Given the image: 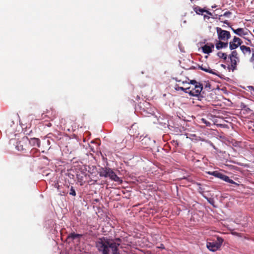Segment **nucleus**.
Segmentation results:
<instances>
[{"label": "nucleus", "instance_id": "nucleus-27", "mask_svg": "<svg viewBox=\"0 0 254 254\" xmlns=\"http://www.w3.org/2000/svg\"><path fill=\"white\" fill-rule=\"evenodd\" d=\"M243 108H244L247 111H251V109L249 107H248L246 105H244Z\"/></svg>", "mask_w": 254, "mask_h": 254}, {"label": "nucleus", "instance_id": "nucleus-13", "mask_svg": "<svg viewBox=\"0 0 254 254\" xmlns=\"http://www.w3.org/2000/svg\"><path fill=\"white\" fill-rule=\"evenodd\" d=\"M231 61V69L234 71L236 69L237 62H239V58L237 59H235L234 57L233 58H229Z\"/></svg>", "mask_w": 254, "mask_h": 254}, {"label": "nucleus", "instance_id": "nucleus-33", "mask_svg": "<svg viewBox=\"0 0 254 254\" xmlns=\"http://www.w3.org/2000/svg\"><path fill=\"white\" fill-rule=\"evenodd\" d=\"M216 7V6L215 5H213V6H212V8H215V7Z\"/></svg>", "mask_w": 254, "mask_h": 254}, {"label": "nucleus", "instance_id": "nucleus-32", "mask_svg": "<svg viewBox=\"0 0 254 254\" xmlns=\"http://www.w3.org/2000/svg\"><path fill=\"white\" fill-rule=\"evenodd\" d=\"M207 173L211 175L212 172H207Z\"/></svg>", "mask_w": 254, "mask_h": 254}, {"label": "nucleus", "instance_id": "nucleus-1", "mask_svg": "<svg viewBox=\"0 0 254 254\" xmlns=\"http://www.w3.org/2000/svg\"><path fill=\"white\" fill-rule=\"evenodd\" d=\"M121 242L120 238L112 240L102 237L96 242V247L102 254H109V249H111L112 254H120L119 247Z\"/></svg>", "mask_w": 254, "mask_h": 254}, {"label": "nucleus", "instance_id": "nucleus-3", "mask_svg": "<svg viewBox=\"0 0 254 254\" xmlns=\"http://www.w3.org/2000/svg\"><path fill=\"white\" fill-rule=\"evenodd\" d=\"M29 142V139L27 137H23L21 140L16 143V148L18 151L25 153L27 150H29L30 149Z\"/></svg>", "mask_w": 254, "mask_h": 254}, {"label": "nucleus", "instance_id": "nucleus-2", "mask_svg": "<svg viewBox=\"0 0 254 254\" xmlns=\"http://www.w3.org/2000/svg\"><path fill=\"white\" fill-rule=\"evenodd\" d=\"M186 84L190 85L188 88H189L188 94L191 96L198 97L203 89L202 84L195 80H183L182 85L185 86Z\"/></svg>", "mask_w": 254, "mask_h": 254}, {"label": "nucleus", "instance_id": "nucleus-23", "mask_svg": "<svg viewBox=\"0 0 254 254\" xmlns=\"http://www.w3.org/2000/svg\"><path fill=\"white\" fill-rule=\"evenodd\" d=\"M70 195L75 196L76 195V192L74 188L71 186L70 189V192H69Z\"/></svg>", "mask_w": 254, "mask_h": 254}, {"label": "nucleus", "instance_id": "nucleus-5", "mask_svg": "<svg viewBox=\"0 0 254 254\" xmlns=\"http://www.w3.org/2000/svg\"><path fill=\"white\" fill-rule=\"evenodd\" d=\"M219 243L208 242L207 243V248L211 251L215 252L220 247L223 240L221 238H218Z\"/></svg>", "mask_w": 254, "mask_h": 254}, {"label": "nucleus", "instance_id": "nucleus-6", "mask_svg": "<svg viewBox=\"0 0 254 254\" xmlns=\"http://www.w3.org/2000/svg\"><path fill=\"white\" fill-rule=\"evenodd\" d=\"M231 29L235 34L245 39L246 38L245 37V36L248 35L249 33H251L250 30L247 28H239L235 29L234 28L231 27Z\"/></svg>", "mask_w": 254, "mask_h": 254}, {"label": "nucleus", "instance_id": "nucleus-22", "mask_svg": "<svg viewBox=\"0 0 254 254\" xmlns=\"http://www.w3.org/2000/svg\"><path fill=\"white\" fill-rule=\"evenodd\" d=\"M233 58L234 57L235 59H237L239 58L238 56V53L236 51H233L231 52V54L229 55V58Z\"/></svg>", "mask_w": 254, "mask_h": 254}, {"label": "nucleus", "instance_id": "nucleus-12", "mask_svg": "<svg viewBox=\"0 0 254 254\" xmlns=\"http://www.w3.org/2000/svg\"><path fill=\"white\" fill-rule=\"evenodd\" d=\"M198 67L199 69L206 72L216 75V73L213 71L207 64H202L201 65H199Z\"/></svg>", "mask_w": 254, "mask_h": 254}, {"label": "nucleus", "instance_id": "nucleus-9", "mask_svg": "<svg viewBox=\"0 0 254 254\" xmlns=\"http://www.w3.org/2000/svg\"><path fill=\"white\" fill-rule=\"evenodd\" d=\"M214 48V45L212 43H207L202 47V50L204 53L209 54L212 52Z\"/></svg>", "mask_w": 254, "mask_h": 254}, {"label": "nucleus", "instance_id": "nucleus-10", "mask_svg": "<svg viewBox=\"0 0 254 254\" xmlns=\"http://www.w3.org/2000/svg\"><path fill=\"white\" fill-rule=\"evenodd\" d=\"M108 177L110 179L115 182H119L120 184L122 183V180L116 174V173L111 169L109 174H108Z\"/></svg>", "mask_w": 254, "mask_h": 254}, {"label": "nucleus", "instance_id": "nucleus-30", "mask_svg": "<svg viewBox=\"0 0 254 254\" xmlns=\"http://www.w3.org/2000/svg\"><path fill=\"white\" fill-rule=\"evenodd\" d=\"M197 106H198V107H200V108H201L202 109H204V106H201V105H200L199 104H197L196 105Z\"/></svg>", "mask_w": 254, "mask_h": 254}, {"label": "nucleus", "instance_id": "nucleus-28", "mask_svg": "<svg viewBox=\"0 0 254 254\" xmlns=\"http://www.w3.org/2000/svg\"><path fill=\"white\" fill-rule=\"evenodd\" d=\"M205 12H206L207 14L209 15H211L212 16V14L211 12H209V11L206 10V11H205Z\"/></svg>", "mask_w": 254, "mask_h": 254}, {"label": "nucleus", "instance_id": "nucleus-19", "mask_svg": "<svg viewBox=\"0 0 254 254\" xmlns=\"http://www.w3.org/2000/svg\"><path fill=\"white\" fill-rule=\"evenodd\" d=\"M193 10L197 14H201V13L204 12H205V11H206V9H205L204 8H202L198 6L194 7Z\"/></svg>", "mask_w": 254, "mask_h": 254}, {"label": "nucleus", "instance_id": "nucleus-35", "mask_svg": "<svg viewBox=\"0 0 254 254\" xmlns=\"http://www.w3.org/2000/svg\"><path fill=\"white\" fill-rule=\"evenodd\" d=\"M43 115H44V114H42V116H43ZM45 116H45V115H44V117H42V118H44V117H45Z\"/></svg>", "mask_w": 254, "mask_h": 254}, {"label": "nucleus", "instance_id": "nucleus-7", "mask_svg": "<svg viewBox=\"0 0 254 254\" xmlns=\"http://www.w3.org/2000/svg\"><path fill=\"white\" fill-rule=\"evenodd\" d=\"M243 43L242 40L235 36L232 41L229 43V48L231 50H233L237 48Z\"/></svg>", "mask_w": 254, "mask_h": 254}, {"label": "nucleus", "instance_id": "nucleus-29", "mask_svg": "<svg viewBox=\"0 0 254 254\" xmlns=\"http://www.w3.org/2000/svg\"><path fill=\"white\" fill-rule=\"evenodd\" d=\"M177 82H182V81L181 80H179L177 78H174Z\"/></svg>", "mask_w": 254, "mask_h": 254}, {"label": "nucleus", "instance_id": "nucleus-17", "mask_svg": "<svg viewBox=\"0 0 254 254\" xmlns=\"http://www.w3.org/2000/svg\"><path fill=\"white\" fill-rule=\"evenodd\" d=\"M232 14V12L229 11H226L223 14H221L220 15H219V20H221L222 21H223V18L222 17L223 16H226V17H230V16ZM223 22L225 24H228V20H224L223 21Z\"/></svg>", "mask_w": 254, "mask_h": 254}, {"label": "nucleus", "instance_id": "nucleus-11", "mask_svg": "<svg viewBox=\"0 0 254 254\" xmlns=\"http://www.w3.org/2000/svg\"><path fill=\"white\" fill-rule=\"evenodd\" d=\"M219 178L226 182L232 184H234L237 186H238L239 185L238 183L235 182L233 180L230 179L228 176L221 173H220V174Z\"/></svg>", "mask_w": 254, "mask_h": 254}, {"label": "nucleus", "instance_id": "nucleus-18", "mask_svg": "<svg viewBox=\"0 0 254 254\" xmlns=\"http://www.w3.org/2000/svg\"><path fill=\"white\" fill-rule=\"evenodd\" d=\"M174 88H175V90H176V91L181 90L186 93H188L189 89V88H188V86H187L186 87L180 86L179 84H175Z\"/></svg>", "mask_w": 254, "mask_h": 254}, {"label": "nucleus", "instance_id": "nucleus-4", "mask_svg": "<svg viewBox=\"0 0 254 254\" xmlns=\"http://www.w3.org/2000/svg\"><path fill=\"white\" fill-rule=\"evenodd\" d=\"M216 31L220 40L227 41L231 37L230 33L228 31L223 30L220 27H217Z\"/></svg>", "mask_w": 254, "mask_h": 254}, {"label": "nucleus", "instance_id": "nucleus-25", "mask_svg": "<svg viewBox=\"0 0 254 254\" xmlns=\"http://www.w3.org/2000/svg\"><path fill=\"white\" fill-rule=\"evenodd\" d=\"M220 172L215 171L212 172L211 175L215 176V177H217L219 178V175H220Z\"/></svg>", "mask_w": 254, "mask_h": 254}, {"label": "nucleus", "instance_id": "nucleus-20", "mask_svg": "<svg viewBox=\"0 0 254 254\" xmlns=\"http://www.w3.org/2000/svg\"><path fill=\"white\" fill-rule=\"evenodd\" d=\"M82 236V235L75 234V233H71L68 236V238H71L72 239H75L76 238H80Z\"/></svg>", "mask_w": 254, "mask_h": 254}, {"label": "nucleus", "instance_id": "nucleus-8", "mask_svg": "<svg viewBox=\"0 0 254 254\" xmlns=\"http://www.w3.org/2000/svg\"><path fill=\"white\" fill-rule=\"evenodd\" d=\"M111 170V168L109 167H104L99 168L98 170V173L100 177L105 178L108 177V174Z\"/></svg>", "mask_w": 254, "mask_h": 254}, {"label": "nucleus", "instance_id": "nucleus-16", "mask_svg": "<svg viewBox=\"0 0 254 254\" xmlns=\"http://www.w3.org/2000/svg\"><path fill=\"white\" fill-rule=\"evenodd\" d=\"M240 49L244 55L248 54L250 55L251 53V50L250 47H247L244 45L240 46Z\"/></svg>", "mask_w": 254, "mask_h": 254}, {"label": "nucleus", "instance_id": "nucleus-34", "mask_svg": "<svg viewBox=\"0 0 254 254\" xmlns=\"http://www.w3.org/2000/svg\"><path fill=\"white\" fill-rule=\"evenodd\" d=\"M204 17H207V16H206V15H204ZM207 18H208H208H209V16H208V17H207Z\"/></svg>", "mask_w": 254, "mask_h": 254}, {"label": "nucleus", "instance_id": "nucleus-15", "mask_svg": "<svg viewBox=\"0 0 254 254\" xmlns=\"http://www.w3.org/2000/svg\"><path fill=\"white\" fill-rule=\"evenodd\" d=\"M228 43L227 42H224L221 40H220L216 43V48L217 50H219L224 48L227 47Z\"/></svg>", "mask_w": 254, "mask_h": 254}, {"label": "nucleus", "instance_id": "nucleus-26", "mask_svg": "<svg viewBox=\"0 0 254 254\" xmlns=\"http://www.w3.org/2000/svg\"><path fill=\"white\" fill-rule=\"evenodd\" d=\"M201 120L202 123L205 124L206 126H209L210 125V123L204 118H202Z\"/></svg>", "mask_w": 254, "mask_h": 254}, {"label": "nucleus", "instance_id": "nucleus-21", "mask_svg": "<svg viewBox=\"0 0 254 254\" xmlns=\"http://www.w3.org/2000/svg\"><path fill=\"white\" fill-rule=\"evenodd\" d=\"M217 56L221 59L226 60L227 58V55L226 53L219 52L217 53Z\"/></svg>", "mask_w": 254, "mask_h": 254}, {"label": "nucleus", "instance_id": "nucleus-31", "mask_svg": "<svg viewBox=\"0 0 254 254\" xmlns=\"http://www.w3.org/2000/svg\"><path fill=\"white\" fill-rule=\"evenodd\" d=\"M47 126H48V127H51V126H52V124H51V123H49L47 125Z\"/></svg>", "mask_w": 254, "mask_h": 254}, {"label": "nucleus", "instance_id": "nucleus-14", "mask_svg": "<svg viewBox=\"0 0 254 254\" xmlns=\"http://www.w3.org/2000/svg\"><path fill=\"white\" fill-rule=\"evenodd\" d=\"M29 145L31 144L32 146H36L37 147L40 146V140L39 138H32L30 140H29Z\"/></svg>", "mask_w": 254, "mask_h": 254}, {"label": "nucleus", "instance_id": "nucleus-24", "mask_svg": "<svg viewBox=\"0 0 254 254\" xmlns=\"http://www.w3.org/2000/svg\"><path fill=\"white\" fill-rule=\"evenodd\" d=\"M220 172L215 171L212 172L211 175L215 176V177H217L219 178V175H220Z\"/></svg>", "mask_w": 254, "mask_h": 254}]
</instances>
